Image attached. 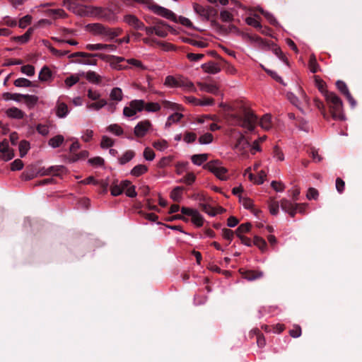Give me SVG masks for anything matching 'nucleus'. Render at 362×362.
Segmentation results:
<instances>
[{
  "instance_id": "f257e3e1",
  "label": "nucleus",
  "mask_w": 362,
  "mask_h": 362,
  "mask_svg": "<svg viewBox=\"0 0 362 362\" xmlns=\"http://www.w3.org/2000/svg\"><path fill=\"white\" fill-rule=\"evenodd\" d=\"M231 117L235 125L245 128L250 132L255 129L257 122V118L254 112L245 108L243 110L242 115L234 114Z\"/></svg>"
},
{
  "instance_id": "f03ea898",
  "label": "nucleus",
  "mask_w": 362,
  "mask_h": 362,
  "mask_svg": "<svg viewBox=\"0 0 362 362\" xmlns=\"http://www.w3.org/2000/svg\"><path fill=\"white\" fill-rule=\"evenodd\" d=\"M88 27L90 32L95 35H100L105 41L113 40L122 32L119 28H111L101 23L89 24Z\"/></svg>"
},
{
  "instance_id": "7ed1b4c3",
  "label": "nucleus",
  "mask_w": 362,
  "mask_h": 362,
  "mask_svg": "<svg viewBox=\"0 0 362 362\" xmlns=\"http://www.w3.org/2000/svg\"><path fill=\"white\" fill-rule=\"evenodd\" d=\"M334 119L344 120L345 116L342 112L343 104L341 100L333 92L325 93V96Z\"/></svg>"
},
{
  "instance_id": "20e7f679",
  "label": "nucleus",
  "mask_w": 362,
  "mask_h": 362,
  "mask_svg": "<svg viewBox=\"0 0 362 362\" xmlns=\"http://www.w3.org/2000/svg\"><path fill=\"white\" fill-rule=\"evenodd\" d=\"M203 168L213 173L218 178L221 180H227V169L221 165L218 160L209 161L205 164Z\"/></svg>"
},
{
  "instance_id": "39448f33",
  "label": "nucleus",
  "mask_w": 362,
  "mask_h": 362,
  "mask_svg": "<svg viewBox=\"0 0 362 362\" xmlns=\"http://www.w3.org/2000/svg\"><path fill=\"white\" fill-rule=\"evenodd\" d=\"M164 85L169 88L185 87L189 89L194 88V84L182 76H168L165 79Z\"/></svg>"
},
{
  "instance_id": "423d86ee",
  "label": "nucleus",
  "mask_w": 362,
  "mask_h": 362,
  "mask_svg": "<svg viewBox=\"0 0 362 362\" xmlns=\"http://www.w3.org/2000/svg\"><path fill=\"white\" fill-rule=\"evenodd\" d=\"M144 109V100H133L129 102V106L123 109V115L127 117L134 116L138 112H141Z\"/></svg>"
},
{
  "instance_id": "0eeeda50",
  "label": "nucleus",
  "mask_w": 362,
  "mask_h": 362,
  "mask_svg": "<svg viewBox=\"0 0 362 362\" xmlns=\"http://www.w3.org/2000/svg\"><path fill=\"white\" fill-rule=\"evenodd\" d=\"M193 8L196 13H197L204 21H209L214 12V8L212 7L203 6L197 3L193 4Z\"/></svg>"
},
{
  "instance_id": "6e6552de",
  "label": "nucleus",
  "mask_w": 362,
  "mask_h": 362,
  "mask_svg": "<svg viewBox=\"0 0 362 362\" xmlns=\"http://www.w3.org/2000/svg\"><path fill=\"white\" fill-rule=\"evenodd\" d=\"M123 21L129 26L135 30H142L144 28V24L136 16L132 14H127L124 16Z\"/></svg>"
},
{
  "instance_id": "1a4fd4ad",
  "label": "nucleus",
  "mask_w": 362,
  "mask_h": 362,
  "mask_svg": "<svg viewBox=\"0 0 362 362\" xmlns=\"http://www.w3.org/2000/svg\"><path fill=\"white\" fill-rule=\"evenodd\" d=\"M152 124L149 120L139 122L134 127V133L137 137H143L151 128Z\"/></svg>"
},
{
  "instance_id": "9d476101",
  "label": "nucleus",
  "mask_w": 362,
  "mask_h": 362,
  "mask_svg": "<svg viewBox=\"0 0 362 362\" xmlns=\"http://www.w3.org/2000/svg\"><path fill=\"white\" fill-rule=\"evenodd\" d=\"M0 153L3 154V159L5 161L11 160L15 156L14 151L9 147L8 141L6 139L0 142Z\"/></svg>"
},
{
  "instance_id": "9b49d317",
  "label": "nucleus",
  "mask_w": 362,
  "mask_h": 362,
  "mask_svg": "<svg viewBox=\"0 0 362 362\" xmlns=\"http://www.w3.org/2000/svg\"><path fill=\"white\" fill-rule=\"evenodd\" d=\"M5 115L7 117L13 119H22L25 116V112L16 107H11L6 110Z\"/></svg>"
},
{
  "instance_id": "f8f14e48",
  "label": "nucleus",
  "mask_w": 362,
  "mask_h": 362,
  "mask_svg": "<svg viewBox=\"0 0 362 362\" xmlns=\"http://www.w3.org/2000/svg\"><path fill=\"white\" fill-rule=\"evenodd\" d=\"M86 49L90 51L95 50H109V51H115L117 49V46L113 44H88L86 45Z\"/></svg>"
},
{
  "instance_id": "ddd939ff",
  "label": "nucleus",
  "mask_w": 362,
  "mask_h": 362,
  "mask_svg": "<svg viewBox=\"0 0 362 362\" xmlns=\"http://www.w3.org/2000/svg\"><path fill=\"white\" fill-rule=\"evenodd\" d=\"M250 146V144L248 140L243 135L240 134L234 148L240 154H245Z\"/></svg>"
},
{
  "instance_id": "4468645a",
  "label": "nucleus",
  "mask_w": 362,
  "mask_h": 362,
  "mask_svg": "<svg viewBox=\"0 0 362 362\" xmlns=\"http://www.w3.org/2000/svg\"><path fill=\"white\" fill-rule=\"evenodd\" d=\"M280 206L284 211L289 214L291 217H294L296 214V204L293 203L290 200L283 199L280 202Z\"/></svg>"
},
{
  "instance_id": "2eb2a0df",
  "label": "nucleus",
  "mask_w": 362,
  "mask_h": 362,
  "mask_svg": "<svg viewBox=\"0 0 362 362\" xmlns=\"http://www.w3.org/2000/svg\"><path fill=\"white\" fill-rule=\"evenodd\" d=\"M55 112L59 118H65L69 112L67 105L64 102L57 100L55 107Z\"/></svg>"
},
{
  "instance_id": "dca6fc26",
  "label": "nucleus",
  "mask_w": 362,
  "mask_h": 362,
  "mask_svg": "<svg viewBox=\"0 0 362 362\" xmlns=\"http://www.w3.org/2000/svg\"><path fill=\"white\" fill-rule=\"evenodd\" d=\"M202 69L208 74H216L221 71V69L218 64L213 61H210L207 63L202 65Z\"/></svg>"
},
{
  "instance_id": "f3484780",
  "label": "nucleus",
  "mask_w": 362,
  "mask_h": 362,
  "mask_svg": "<svg viewBox=\"0 0 362 362\" xmlns=\"http://www.w3.org/2000/svg\"><path fill=\"white\" fill-rule=\"evenodd\" d=\"M169 26L162 21L156 23L155 34L160 37H165L168 35L167 28Z\"/></svg>"
},
{
  "instance_id": "a211bd4d",
  "label": "nucleus",
  "mask_w": 362,
  "mask_h": 362,
  "mask_svg": "<svg viewBox=\"0 0 362 362\" xmlns=\"http://www.w3.org/2000/svg\"><path fill=\"white\" fill-rule=\"evenodd\" d=\"M104 56H105V59H104L107 58V60L110 62V65H111L112 67H113L114 69H116L117 70L122 69V66L119 65V63L124 61V57L114 56V55H110V56H105V55H104Z\"/></svg>"
},
{
  "instance_id": "6ab92c4d",
  "label": "nucleus",
  "mask_w": 362,
  "mask_h": 362,
  "mask_svg": "<svg viewBox=\"0 0 362 362\" xmlns=\"http://www.w3.org/2000/svg\"><path fill=\"white\" fill-rule=\"evenodd\" d=\"M200 90L204 92H207L212 94H217L218 92V88L215 84H209L205 83H197Z\"/></svg>"
},
{
  "instance_id": "aec40b11",
  "label": "nucleus",
  "mask_w": 362,
  "mask_h": 362,
  "mask_svg": "<svg viewBox=\"0 0 362 362\" xmlns=\"http://www.w3.org/2000/svg\"><path fill=\"white\" fill-rule=\"evenodd\" d=\"M22 99L29 109H33L38 102V97L35 95L23 94Z\"/></svg>"
},
{
  "instance_id": "412c9836",
  "label": "nucleus",
  "mask_w": 362,
  "mask_h": 362,
  "mask_svg": "<svg viewBox=\"0 0 362 362\" xmlns=\"http://www.w3.org/2000/svg\"><path fill=\"white\" fill-rule=\"evenodd\" d=\"M243 276L248 281H254L263 276L261 271L247 270L243 273Z\"/></svg>"
},
{
  "instance_id": "4be33fe9",
  "label": "nucleus",
  "mask_w": 362,
  "mask_h": 362,
  "mask_svg": "<svg viewBox=\"0 0 362 362\" xmlns=\"http://www.w3.org/2000/svg\"><path fill=\"white\" fill-rule=\"evenodd\" d=\"M259 125L262 129L269 130L272 127L271 115L268 114L263 115L260 119Z\"/></svg>"
},
{
  "instance_id": "5701e85b",
  "label": "nucleus",
  "mask_w": 362,
  "mask_h": 362,
  "mask_svg": "<svg viewBox=\"0 0 362 362\" xmlns=\"http://www.w3.org/2000/svg\"><path fill=\"white\" fill-rule=\"evenodd\" d=\"M183 187L177 186L175 187L170 192V198L177 202H180L182 199Z\"/></svg>"
},
{
  "instance_id": "b1692460",
  "label": "nucleus",
  "mask_w": 362,
  "mask_h": 362,
  "mask_svg": "<svg viewBox=\"0 0 362 362\" xmlns=\"http://www.w3.org/2000/svg\"><path fill=\"white\" fill-rule=\"evenodd\" d=\"M208 159L207 153L195 154L192 156L191 160L196 165H201Z\"/></svg>"
},
{
  "instance_id": "393cba45",
  "label": "nucleus",
  "mask_w": 362,
  "mask_h": 362,
  "mask_svg": "<svg viewBox=\"0 0 362 362\" xmlns=\"http://www.w3.org/2000/svg\"><path fill=\"white\" fill-rule=\"evenodd\" d=\"M110 98L112 100L119 102L123 99L122 90L120 88H113L110 93Z\"/></svg>"
},
{
  "instance_id": "a878e982",
  "label": "nucleus",
  "mask_w": 362,
  "mask_h": 362,
  "mask_svg": "<svg viewBox=\"0 0 362 362\" xmlns=\"http://www.w3.org/2000/svg\"><path fill=\"white\" fill-rule=\"evenodd\" d=\"M86 78L89 82L95 84H98L101 82V76L93 71H89L86 74Z\"/></svg>"
},
{
  "instance_id": "bb28decb",
  "label": "nucleus",
  "mask_w": 362,
  "mask_h": 362,
  "mask_svg": "<svg viewBox=\"0 0 362 362\" xmlns=\"http://www.w3.org/2000/svg\"><path fill=\"white\" fill-rule=\"evenodd\" d=\"M315 84L317 87L318 90L325 96V93L329 92L326 90V84L322 79L318 76H314Z\"/></svg>"
},
{
  "instance_id": "cd10ccee",
  "label": "nucleus",
  "mask_w": 362,
  "mask_h": 362,
  "mask_svg": "<svg viewBox=\"0 0 362 362\" xmlns=\"http://www.w3.org/2000/svg\"><path fill=\"white\" fill-rule=\"evenodd\" d=\"M23 94L21 93H11L8 92L4 93L2 94V98L4 100H14L16 102H21L22 100Z\"/></svg>"
},
{
  "instance_id": "c85d7f7f",
  "label": "nucleus",
  "mask_w": 362,
  "mask_h": 362,
  "mask_svg": "<svg viewBox=\"0 0 362 362\" xmlns=\"http://www.w3.org/2000/svg\"><path fill=\"white\" fill-rule=\"evenodd\" d=\"M148 168L145 165H137L131 170V175L134 177H139L147 172Z\"/></svg>"
},
{
  "instance_id": "c756f323",
  "label": "nucleus",
  "mask_w": 362,
  "mask_h": 362,
  "mask_svg": "<svg viewBox=\"0 0 362 362\" xmlns=\"http://www.w3.org/2000/svg\"><path fill=\"white\" fill-rule=\"evenodd\" d=\"M64 141V138L62 135H57L52 138H51L49 141L48 144L51 147L55 148L59 147Z\"/></svg>"
},
{
  "instance_id": "7c9ffc66",
  "label": "nucleus",
  "mask_w": 362,
  "mask_h": 362,
  "mask_svg": "<svg viewBox=\"0 0 362 362\" xmlns=\"http://www.w3.org/2000/svg\"><path fill=\"white\" fill-rule=\"evenodd\" d=\"M81 57L83 58H89V57H100L102 59H105L104 54H90L87 52H78L71 54L69 57Z\"/></svg>"
},
{
  "instance_id": "2f4dec72",
  "label": "nucleus",
  "mask_w": 362,
  "mask_h": 362,
  "mask_svg": "<svg viewBox=\"0 0 362 362\" xmlns=\"http://www.w3.org/2000/svg\"><path fill=\"white\" fill-rule=\"evenodd\" d=\"M52 73L47 66H44L39 73L38 78L41 81H47L50 79Z\"/></svg>"
},
{
  "instance_id": "473e14b6",
  "label": "nucleus",
  "mask_w": 362,
  "mask_h": 362,
  "mask_svg": "<svg viewBox=\"0 0 362 362\" xmlns=\"http://www.w3.org/2000/svg\"><path fill=\"white\" fill-rule=\"evenodd\" d=\"M30 148V143L28 141L25 140L21 141L18 146L20 156L23 158L28 152Z\"/></svg>"
},
{
  "instance_id": "72a5a7b5",
  "label": "nucleus",
  "mask_w": 362,
  "mask_h": 362,
  "mask_svg": "<svg viewBox=\"0 0 362 362\" xmlns=\"http://www.w3.org/2000/svg\"><path fill=\"white\" fill-rule=\"evenodd\" d=\"M111 194L114 197L120 195L122 192V187L117 180H115L110 187Z\"/></svg>"
},
{
  "instance_id": "f704fd0d",
  "label": "nucleus",
  "mask_w": 362,
  "mask_h": 362,
  "mask_svg": "<svg viewBox=\"0 0 362 362\" xmlns=\"http://www.w3.org/2000/svg\"><path fill=\"white\" fill-rule=\"evenodd\" d=\"M308 66L312 73H316L320 70V66L317 62L316 57L314 54L310 55Z\"/></svg>"
},
{
  "instance_id": "c9c22d12",
  "label": "nucleus",
  "mask_w": 362,
  "mask_h": 362,
  "mask_svg": "<svg viewBox=\"0 0 362 362\" xmlns=\"http://www.w3.org/2000/svg\"><path fill=\"white\" fill-rule=\"evenodd\" d=\"M134 157V152L129 150L127 151L122 157L119 158V163L120 165H124L125 163L130 161Z\"/></svg>"
},
{
  "instance_id": "e433bc0d",
  "label": "nucleus",
  "mask_w": 362,
  "mask_h": 362,
  "mask_svg": "<svg viewBox=\"0 0 362 362\" xmlns=\"http://www.w3.org/2000/svg\"><path fill=\"white\" fill-rule=\"evenodd\" d=\"M13 84L16 87H23V88H28L33 86L32 82L25 78H18L16 79L13 82Z\"/></svg>"
},
{
  "instance_id": "4c0bfd02",
  "label": "nucleus",
  "mask_w": 362,
  "mask_h": 362,
  "mask_svg": "<svg viewBox=\"0 0 362 362\" xmlns=\"http://www.w3.org/2000/svg\"><path fill=\"white\" fill-rule=\"evenodd\" d=\"M161 108V105L158 103H144V109L148 112H156Z\"/></svg>"
},
{
  "instance_id": "58836bf2",
  "label": "nucleus",
  "mask_w": 362,
  "mask_h": 362,
  "mask_svg": "<svg viewBox=\"0 0 362 362\" xmlns=\"http://www.w3.org/2000/svg\"><path fill=\"white\" fill-rule=\"evenodd\" d=\"M183 117L182 114L175 112L168 117L165 127H170L172 124L179 122Z\"/></svg>"
},
{
  "instance_id": "ea45409f",
  "label": "nucleus",
  "mask_w": 362,
  "mask_h": 362,
  "mask_svg": "<svg viewBox=\"0 0 362 362\" xmlns=\"http://www.w3.org/2000/svg\"><path fill=\"white\" fill-rule=\"evenodd\" d=\"M191 217L192 222L195 226H197V227H201L203 226L204 218L197 210H196V211L194 213V215H192Z\"/></svg>"
},
{
  "instance_id": "a19ab883",
  "label": "nucleus",
  "mask_w": 362,
  "mask_h": 362,
  "mask_svg": "<svg viewBox=\"0 0 362 362\" xmlns=\"http://www.w3.org/2000/svg\"><path fill=\"white\" fill-rule=\"evenodd\" d=\"M199 207L203 211L211 216H214L217 214L216 209L207 203H200Z\"/></svg>"
},
{
  "instance_id": "79ce46f5",
  "label": "nucleus",
  "mask_w": 362,
  "mask_h": 362,
  "mask_svg": "<svg viewBox=\"0 0 362 362\" xmlns=\"http://www.w3.org/2000/svg\"><path fill=\"white\" fill-rule=\"evenodd\" d=\"M107 105V101L104 99L99 100L98 102L87 105V108L90 110H99Z\"/></svg>"
},
{
  "instance_id": "37998d69",
  "label": "nucleus",
  "mask_w": 362,
  "mask_h": 362,
  "mask_svg": "<svg viewBox=\"0 0 362 362\" xmlns=\"http://www.w3.org/2000/svg\"><path fill=\"white\" fill-rule=\"evenodd\" d=\"M46 13L49 16H57L60 18H66L67 16L66 12L62 8L48 9L47 11H46Z\"/></svg>"
},
{
  "instance_id": "c03bdc74",
  "label": "nucleus",
  "mask_w": 362,
  "mask_h": 362,
  "mask_svg": "<svg viewBox=\"0 0 362 362\" xmlns=\"http://www.w3.org/2000/svg\"><path fill=\"white\" fill-rule=\"evenodd\" d=\"M259 11L267 18V20L273 25H277L278 22L275 17L269 11H264L262 8H259Z\"/></svg>"
},
{
  "instance_id": "a18cd8bd",
  "label": "nucleus",
  "mask_w": 362,
  "mask_h": 362,
  "mask_svg": "<svg viewBox=\"0 0 362 362\" xmlns=\"http://www.w3.org/2000/svg\"><path fill=\"white\" fill-rule=\"evenodd\" d=\"M214 136L211 133H206L199 138V143L202 145L209 144L213 141Z\"/></svg>"
},
{
  "instance_id": "49530a36",
  "label": "nucleus",
  "mask_w": 362,
  "mask_h": 362,
  "mask_svg": "<svg viewBox=\"0 0 362 362\" xmlns=\"http://www.w3.org/2000/svg\"><path fill=\"white\" fill-rule=\"evenodd\" d=\"M251 224L245 223L240 225L235 230V233L238 237L242 236L243 233H247L250 230Z\"/></svg>"
},
{
  "instance_id": "de8ad7c7",
  "label": "nucleus",
  "mask_w": 362,
  "mask_h": 362,
  "mask_svg": "<svg viewBox=\"0 0 362 362\" xmlns=\"http://www.w3.org/2000/svg\"><path fill=\"white\" fill-rule=\"evenodd\" d=\"M220 18L223 22H231L234 19L233 14L226 10L220 12Z\"/></svg>"
},
{
  "instance_id": "09e8293b",
  "label": "nucleus",
  "mask_w": 362,
  "mask_h": 362,
  "mask_svg": "<svg viewBox=\"0 0 362 362\" xmlns=\"http://www.w3.org/2000/svg\"><path fill=\"white\" fill-rule=\"evenodd\" d=\"M162 106L165 109L172 110H180V106L175 103L168 101V100H163Z\"/></svg>"
},
{
  "instance_id": "8fccbe9b",
  "label": "nucleus",
  "mask_w": 362,
  "mask_h": 362,
  "mask_svg": "<svg viewBox=\"0 0 362 362\" xmlns=\"http://www.w3.org/2000/svg\"><path fill=\"white\" fill-rule=\"evenodd\" d=\"M273 157L279 161L284 160V154L281 149L278 146H275L273 149Z\"/></svg>"
},
{
  "instance_id": "3c124183",
  "label": "nucleus",
  "mask_w": 362,
  "mask_h": 362,
  "mask_svg": "<svg viewBox=\"0 0 362 362\" xmlns=\"http://www.w3.org/2000/svg\"><path fill=\"white\" fill-rule=\"evenodd\" d=\"M336 86L338 90L345 96L349 94L350 92L346 84L342 81H337L336 82Z\"/></svg>"
},
{
  "instance_id": "603ef678",
  "label": "nucleus",
  "mask_w": 362,
  "mask_h": 362,
  "mask_svg": "<svg viewBox=\"0 0 362 362\" xmlns=\"http://www.w3.org/2000/svg\"><path fill=\"white\" fill-rule=\"evenodd\" d=\"M21 71L23 74L28 76H32L35 74V67L30 64L21 66Z\"/></svg>"
},
{
  "instance_id": "864d4df0",
  "label": "nucleus",
  "mask_w": 362,
  "mask_h": 362,
  "mask_svg": "<svg viewBox=\"0 0 362 362\" xmlns=\"http://www.w3.org/2000/svg\"><path fill=\"white\" fill-rule=\"evenodd\" d=\"M254 245L258 247L262 251H264L267 247L266 241L258 236H255L254 238Z\"/></svg>"
},
{
  "instance_id": "5fc2aeb1",
  "label": "nucleus",
  "mask_w": 362,
  "mask_h": 362,
  "mask_svg": "<svg viewBox=\"0 0 362 362\" xmlns=\"http://www.w3.org/2000/svg\"><path fill=\"white\" fill-rule=\"evenodd\" d=\"M114 145V141L107 137V136H103L100 142V147L102 148H107L111 147Z\"/></svg>"
},
{
  "instance_id": "6e6d98bb",
  "label": "nucleus",
  "mask_w": 362,
  "mask_h": 362,
  "mask_svg": "<svg viewBox=\"0 0 362 362\" xmlns=\"http://www.w3.org/2000/svg\"><path fill=\"white\" fill-rule=\"evenodd\" d=\"M107 129L109 132H112V134L117 136H120L123 134L122 128L116 124L110 125L107 127Z\"/></svg>"
},
{
  "instance_id": "4d7b16f0",
  "label": "nucleus",
  "mask_w": 362,
  "mask_h": 362,
  "mask_svg": "<svg viewBox=\"0 0 362 362\" xmlns=\"http://www.w3.org/2000/svg\"><path fill=\"white\" fill-rule=\"evenodd\" d=\"M245 22L247 25H251L257 29H262V26L261 23L255 18L247 17L245 19Z\"/></svg>"
},
{
  "instance_id": "13d9d810",
  "label": "nucleus",
  "mask_w": 362,
  "mask_h": 362,
  "mask_svg": "<svg viewBox=\"0 0 362 362\" xmlns=\"http://www.w3.org/2000/svg\"><path fill=\"white\" fill-rule=\"evenodd\" d=\"M79 81V77L76 75H71L65 79V84L67 87L70 88L76 84Z\"/></svg>"
},
{
  "instance_id": "bf43d9fd",
  "label": "nucleus",
  "mask_w": 362,
  "mask_h": 362,
  "mask_svg": "<svg viewBox=\"0 0 362 362\" xmlns=\"http://www.w3.org/2000/svg\"><path fill=\"white\" fill-rule=\"evenodd\" d=\"M23 163L21 159H16L11 163V169L13 171L20 170L23 168Z\"/></svg>"
},
{
  "instance_id": "052dcab7",
  "label": "nucleus",
  "mask_w": 362,
  "mask_h": 362,
  "mask_svg": "<svg viewBox=\"0 0 362 362\" xmlns=\"http://www.w3.org/2000/svg\"><path fill=\"white\" fill-rule=\"evenodd\" d=\"M32 21V16L30 15H26L21 18L19 21V27L21 28H25L28 25L30 24Z\"/></svg>"
},
{
  "instance_id": "680f3d73",
  "label": "nucleus",
  "mask_w": 362,
  "mask_h": 362,
  "mask_svg": "<svg viewBox=\"0 0 362 362\" xmlns=\"http://www.w3.org/2000/svg\"><path fill=\"white\" fill-rule=\"evenodd\" d=\"M195 175L192 173H188L180 182H185L187 185H192L195 181Z\"/></svg>"
},
{
  "instance_id": "e2e57ef3",
  "label": "nucleus",
  "mask_w": 362,
  "mask_h": 362,
  "mask_svg": "<svg viewBox=\"0 0 362 362\" xmlns=\"http://www.w3.org/2000/svg\"><path fill=\"white\" fill-rule=\"evenodd\" d=\"M88 163L93 166H102L104 165V159L101 157H95L88 160Z\"/></svg>"
},
{
  "instance_id": "0e129e2a",
  "label": "nucleus",
  "mask_w": 362,
  "mask_h": 362,
  "mask_svg": "<svg viewBox=\"0 0 362 362\" xmlns=\"http://www.w3.org/2000/svg\"><path fill=\"white\" fill-rule=\"evenodd\" d=\"M144 157L146 160L151 161L155 158V153L151 148L147 147L144 151Z\"/></svg>"
},
{
  "instance_id": "69168bd1",
  "label": "nucleus",
  "mask_w": 362,
  "mask_h": 362,
  "mask_svg": "<svg viewBox=\"0 0 362 362\" xmlns=\"http://www.w3.org/2000/svg\"><path fill=\"white\" fill-rule=\"evenodd\" d=\"M319 196L318 191L313 187H310L308 190L306 197L308 199H317Z\"/></svg>"
},
{
  "instance_id": "338daca9",
  "label": "nucleus",
  "mask_w": 362,
  "mask_h": 362,
  "mask_svg": "<svg viewBox=\"0 0 362 362\" xmlns=\"http://www.w3.org/2000/svg\"><path fill=\"white\" fill-rule=\"evenodd\" d=\"M290 335L293 338L299 337L301 335V328L299 325H294L289 331Z\"/></svg>"
},
{
  "instance_id": "774afa93",
  "label": "nucleus",
  "mask_w": 362,
  "mask_h": 362,
  "mask_svg": "<svg viewBox=\"0 0 362 362\" xmlns=\"http://www.w3.org/2000/svg\"><path fill=\"white\" fill-rule=\"evenodd\" d=\"M36 129L42 136H47L49 134V128L47 125L39 124L37 125Z\"/></svg>"
}]
</instances>
